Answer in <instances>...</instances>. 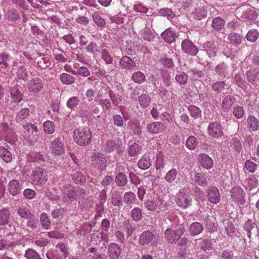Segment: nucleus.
<instances>
[{
    "instance_id": "obj_1",
    "label": "nucleus",
    "mask_w": 259,
    "mask_h": 259,
    "mask_svg": "<svg viewBox=\"0 0 259 259\" xmlns=\"http://www.w3.org/2000/svg\"><path fill=\"white\" fill-rule=\"evenodd\" d=\"M92 133L88 127H78L74 130L73 140L79 145L85 146L91 142Z\"/></svg>"
},
{
    "instance_id": "obj_2",
    "label": "nucleus",
    "mask_w": 259,
    "mask_h": 259,
    "mask_svg": "<svg viewBox=\"0 0 259 259\" xmlns=\"http://www.w3.org/2000/svg\"><path fill=\"white\" fill-rule=\"evenodd\" d=\"M158 236L155 231L146 230L139 235L138 243L141 246H153L157 243Z\"/></svg>"
},
{
    "instance_id": "obj_3",
    "label": "nucleus",
    "mask_w": 259,
    "mask_h": 259,
    "mask_svg": "<svg viewBox=\"0 0 259 259\" xmlns=\"http://www.w3.org/2000/svg\"><path fill=\"white\" fill-rule=\"evenodd\" d=\"M144 206L146 209L151 211L157 210V213H161L167 209V203L162 199H147L144 202Z\"/></svg>"
},
{
    "instance_id": "obj_4",
    "label": "nucleus",
    "mask_w": 259,
    "mask_h": 259,
    "mask_svg": "<svg viewBox=\"0 0 259 259\" xmlns=\"http://www.w3.org/2000/svg\"><path fill=\"white\" fill-rule=\"evenodd\" d=\"M31 179L33 185H43L47 181L45 169L42 167H35L31 174Z\"/></svg>"
},
{
    "instance_id": "obj_5",
    "label": "nucleus",
    "mask_w": 259,
    "mask_h": 259,
    "mask_svg": "<svg viewBox=\"0 0 259 259\" xmlns=\"http://www.w3.org/2000/svg\"><path fill=\"white\" fill-rule=\"evenodd\" d=\"M60 188L61 189L63 194V198L65 201H72L76 199L77 197V193H82L84 190L76 189L75 190L74 187L70 184L65 186L60 185Z\"/></svg>"
},
{
    "instance_id": "obj_6",
    "label": "nucleus",
    "mask_w": 259,
    "mask_h": 259,
    "mask_svg": "<svg viewBox=\"0 0 259 259\" xmlns=\"http://www.w3.org/2000/svg\"><path fill=\"white\" fill-rule=\"evenodd\" d=\"M185 232L184 227H180L177 230L167 229L164 232V237L169 243L177 242Z\"/></svg>"
},
{
    "instance_id": "obj_7",
    "label": "nucleus",
    "mask_w": 259,
    "mask_h": 259,
    "mask_svg": "<svg viewBox=\"0 0 259 259\" xmlns=\"http://www.w3.org/2000/svg\"><path fill=\"white\" fill-rule=\"evenodd\" d=\"M92 164L100 170H102L106 167V159L104 154L101 153H96L92 158Z\"/></svg>"
},
{
    "instance_id": "obj_8",
    "label": "nucleus",
    "mask_w": 259,
    "mask_h": 259,
    "mask_svg": "<svg viewBox=\"0 0 259 259\" xmlns=\"http://www.w3.org/2000/svg\"><path fill=\"white\" fill-rule=\"evenodd\" d=\"M123 148L122 143L119 140H107L105 144V150L108 153H111L116 150L118 154L122 153Z\"/></svg>"
},
{
    "instance_id": "obj_9",
    "label": "nucleus",
    "mask_w": 259,
    "mask_h": 259,
    "mask_svg": "<svg viewBox=\"0 0 259 259\" xmlns=\"http://www.w3.org/2000/svg\"><path fill=\"white\" fill-rule=\"evenodd\" d=\"M50 149L52 153L56 155H60L64 153V145L60 137L55 139L52 142Z\"/></svg>"
},
{
    "instance_id": "obj_10",
    "label": "nucleus",
    "mask_w": 259,
    "mask_h": 259,
    "mask_svg": "<svg viewBox=\"0 0 259 259\" xmlns=\"http://www.w3.org/2000/svg\"><path fill=\"white\" fill-rule=\"evenodd\" d=\"M182 50L186 54L192 56L196 55L198 50L197 48L189 39H184L181 44Z\"/></svg>"
},
{
    "instance_id": "obj_11",
    "label": "nucleus",
    "mask_w": 259,
    "mask_h": 259,
    "mask_svg": "<svg viewBox=\"0 0 259 259\" xmlns=\"http://www.w3.org/2000/svg\"><path fill=\"white\" fill-rule=\"evenodd\" d=\"M191 199L183 191H180L177 195L176 202L178 205L186 208L191 204Z\"/></svg>"
},
{
    "instance_id": "obj_12",
    "label": "nucleus",
    "mask_w": 259,
    "mask_h": 259,
    "mask_svg": "<svg viewBox=\"0 0 259 259\" xmlns=\"http://www.w3.org/2000/svg\"><path fill=\"white\" fill-rule=\"evenodd\" d=\"M231 197L239 204L242 205L245 202L243 190L240 187H234L231 191Z\"/></svg>"
},
{
    "instance_id": "obj_13",
    "label": "nucleus",
    "mask_w": 259,
    "mask_h": 259,
    "mask_svg": "<svg viewBox=\"0 0 259 259\" xmlns=\"http://www.w3.org/2000/svg\"><path fill=\"white\" fill-rule=\"evenodd\" d=\"M207 130L209 135L214 138H219L223 134L221 125L216 122L209 123Z\"/></svg>"
},
{
    "instance_id": "obj_14",
    "label": "nucleus",
    "mask_w": 259,
    "mask_h": 259,
    "mask_svg": "<svg viewBox=\"0 0 259 259\" xmlns=\"http://www.w3.org/2000/svg\"><path fill=\"white\" fill-rule=\"evenodd\" d=\"M27 86L30 92L37 93L42 89L43 83L40 78L35 77L28 81Z\"/></svg>"
},
{
    "instance_id": "obj_15",
    "label": "nucleus",
    "mask_w": 259,
    "mask_h": 259,
    "mask_svg": "<svg viewBox=\"0 0 259 259\" xmlns=\"http://www.w3.org/2000/svg\"><path fill=\"white\" fill-rule=\"evenodd\" d=\"M208 200L213 204H217L220 200V194L219 190L214 187H210L207 191Z\"/></svg>"
},
{
    "instance_id": "obj_16",
    "label": "nucleus",
    "mask_w": 259,
    "mask_h": 259,
    "mask_svg": "<svg viewBox=\"0 0 259 259\" xmlns=\"http://www.w3.org/2000/svg\"><path fill=\"white\" fill-rule=\"evenodd\" d=\"M121 248L117 243H111L108 247V254L111 259H117L121 254Z\"/></svg>"
},
{
    "instance_id": "obj_17",
    "label": "nucleus",
    "mask_w": 259,
    "mask_h": 259,
    "mask_svg": "<svg viewBox=\"0 0 259 259\" xmlns=\"http://www.w3.org/2000/svg\"><path fill=\"white\" fill-rule=\"evenodd\" d=\"M119 65L124 69L133 70L136 66L135 62L130 57L127 56H123L119 61Z\"/></svg>"
},
{
    "instance_id": "obj_18",
    "label": "nucleus",
    "mask_w": 259,
    "mask_h": 259,
    "mask_svg": "<svg viewBox=\"0 0 259 259\" xmlns=\"http://www.w3.org/2000/svg\"><path fill=\"white\" fill-rule=\"evenodd\" d=\"M21 189L20 182L18 180L13 179L8 183V190L10 194L12 196L18 195L20 193Z\"/></svg>"
},
{
    "instance_id": "obj_19",
    "label": "nucleus",
    "mask_w": 259,
    "mask_h": 259,
    "mask_svg": "<svg viewBox=\"0 0 259 259\" xmlns=\"http://www.w3.org/2000/svg\"><path fill=\"white\" fill-rule=\"evenodd\" d=\"M166 128L165 125L160 121H154L148 125V131L152 134H158Z\"/></svg>"
},
{
    "instance_id": "obj_20",
    "label": "nucleus",
    "mask_w": 259,
    "mask_h": 259,
    "mask_svg": "<svg viewBox=\"0 0 259 259\" xmlns=\"http://www.w3.org/2000/svg\"><path fill=\"white\" fill-rule=\"evenodd\" d=\"M17 214L22 218L25 219H31L34 215L29 209V206L26 204H22L17 209Z\"/></svg>"
},
{
    "instance_id": "obj_21",
    "label": "nucleus",
    "mask_w": 259,
    "mask_h": 259,
    "mask_svg": "<svg viewBox=\"0 0 259 259\" xmlns=\"http://www.w3.org/2000/svg\"><path fill=\"white\" fill-rule=\"evenodd\" d=\"M161 36L166 42L169 44L174 42L177 37L176 32L170 28L164 30L161 33Z\"/></svg>"
},
{
    "instance_id": "obj_22",
    "label": "nucleus",
    "mask_w": 259,
    "mask_h": 259,
    "mask_svg": "<svg viewBox=\"0 0 259 259\" xmlns=\"http://www.w3.org/2000/svg\"><path fill=\"white\" fill-rule=\"evenodd\" d=\"M10 98L12 102L19 103L23 98L22 93L19 91L18 86H15L10 89Z\"/></svg>"
},
{
    "instance_id": "obj_23",
    "label": "nucleus",
    "mask_w": 259,
    "mask_h": 259,
    "mask_svg": "<svg viewBox=\"0 0 259 259\" xmlns=\"http://www.w3.org/2000/svg\"><path fill=\"white\" fill-rule=\"evenodd\" d=\"M247 124L250 132H255L259 129V121L252 115H248L247 118Z\"/></svg>"
},
{
    "instance_id": "obj_24",
    "label": "nucleus",
    "mask_w": 259,
    "mask_h": 259,
    "mask_svg": "<svg viewBox=\"0 0 259 259\" xmlns=\"http://www.w3.org/2000/svg\"><path fill=\"white\" fill-rule=\"evenodd\" d=\"M198 159L200 165L205 168L209 169L213 165L212 159L205 154H200Z\"/></svg>"
},
{
    "instance_id": "obj_25",
    "label": "nucleus",
    "mask_w": 259,
    "mask_h": 259,
    "mask_svg": "<svg viewBox=\"0 0 259 259\" xmlns=\"http://www.w3.org/2000/svg\"><path fill=\"white\" fill-rule=\"evenodd\" d=\"M207 15V10L204 6L196 8L192 13L193 17L197 20H200L205 18Z\"/></svg>"
},
{
    "instance_id": "obj_26",
    "label": "nucleus",
    "mask_w": 259,
    "mask_h": 259,
    "mask_svg": "<svg viewBox=\"0 0 259 259\" xmlns=\"http://www.w3.org/2000/svg\"><path fill=\"white\" fill-rule=\"evenodd\" d=\"M235 97L233 96H227L222 101V109L224 112H228L231 108L234 101Z\"/></svg>"
},
{
    "instance_id": "obj_27",
    "label": "nucleus",
    "mask_w": 259,
    "mask_h": 259,
    "mask_svg": "<svg viewBox=\"0 0 259 259\" xmlns=\"http://www.w3.org/2000/svg\"><path fill=\"white\" fill-rule=\"evenodd\" d=\"M204 227L202 224L199 222H194L191 224L189 228V233L192 236H196L200 234L203 230Z\"/></svg>"
},
{
    "instance_id": "obj_28",
    "label": "nucleus",
    "mask_w": 259,
    "mask_h": 259,
    "mask_svg": "<svg viewBox=\"0 0 259 259\" xmlns=\"http://www.w3.org/2000/svg\"><path fill=\"white\" fill-rule=\"evenodd\" d=\"M203 50L206 51L209 57L214 56L217 51V48L214 42L207 41L203 45Z\"/></svg>"
},
{
    "instance_id": "obj_29",
    "label": "nucleus",
    "mask_w": 259,
    "mask_h": 259,
    "mask_svg": "<svg viewBox=\"0 0 259 259\" xmlns=\"http://www.w3.org/2000/svg\"><path fill=\"white\" fill-rule=\"evenodd\" d=\"M151 160L148 155L144 154L138 163V167L143 170H146L151 165Z\"/></svg>"
},
{
    "instance_id": "obj_30",
    "label": "nucleus",
    "mask_w": 259,
    "mask_h": 259,
    "mask_svg": "<svg viewBox=\"0 0 259 259\" xmlns=\"http://www.w3.org/2000/svg\"><path fill=\"white\" fill-rule=\"evenodd\" d=\"M10 212L8 208H3L0 210V225H7L9 221Z\"/></svg>"
},
{
    "instance_id": "obj_31",
    "label": "nucleus",
    "mask_w": 259,
    "mask_h": 259,
    "mask_svg": "<svg viewBox=\"0 0 259 259\" xmlns=\"http://www.w3.org/2000/svg\"><path fill=\"white\" fill-rule=\"evenodd\" d=\"M142 146L136 143H133L128 145V154L132 157L136 156L140 154Z\"/></svg>"
},
{
    "instance_id": "obj_32",
    "label": "nucleus",
    "mask_w": 259,
    "mask_h": 259,
    "mask_svg": "<svg viewBox=\"0 0 259 259\" xmlns=\"http://www.w3.org/2000/svg\"><path fill=\"white\" fill-rule=\"evenodd\" d=\"M56 251L61 259H65L68 256V251L65 245L63 243H59L56 246Z\"/></svg>"
},
{
    "instance_id": "obj_33",
    "label": "nucleus",
    "mask_w": 259,
    "mask_h": 259,
    "mask_svg": "<svg viewBox=\"0 0 259 259\" xmlns=\"http://www.w3.org/2000/svg\"><path fill=\"white\" fill-rule=\"evenodd\" d=\"M243 185L246 189L250 191L257 187V180L254 177L249 176L245 180Z\"/></svg>"
},
{
    "instance_id": "obj_34",
    "label": "nucleus",
    "mask_w": 259,
    "mask_h": 259,
    "mask_svg": "<svg viewBox=\"0 0 259 259\" xmlns=\"http://www.w3.org/2000/svg\"><path fill=\"white\" fill-rule=\"evenodd\" d=\"M177 170L173 168L166 173L164 179L166 182L171 184L175 182L177 179Z\"/></svg>"
},
{
    "instance_id": "obj_35",
    "label": "nucleus",
    "mask_w": 259,
    "mask_h": 259,
    "mask_svg": "<svg viewBox=\"0 0 259 259\" xmlns=\"http://www.w3.org/2000/svg\"><path fill=\"white\" fill-rule=\"evenodd\" d=\"M226 86V84L225 81H219L213 82L211 84V88L212 90L217 94H225V93H224L223 91L225 90Z\"/></svg>"
},
{
    "instance_id": "obj_36",
    "label": "nucleus",
    "mask_w": 259,
    "mask_h": 259,
    "mask_svg": "<svg viewBox=\"0 0 259 259\" xmlns=\"http://www.w3.org/2000/svg\"><path fill=\"white\" fill-rule=\"evenodd\" d=\"M258 71L256 69H249L246 72V78L248 81L252 84L255 85Z\"/></svg>"
},
{
    "instance_id": "obj_37",
    "label": "nucleus",
    "mask_w": 259,
    "mask_h": 259,
    "mask_svg": "<svg viewBox=\"0 0 259 259\" xmlns=\"http://www.w3.org/2000/svg\"><path fill=\"white\" fill-rule=\"evenodd\" d=\"M194 179L195 182L200 186L205 187L207 185L206 177L203 174L200 172L195 174Z\"/></svg>"
},
{
    "instance_id": "obj_38",
    "label": "nucleus",
    "mask_w": 259,
    "mask_h": 259,
    "mask_svg": "<svg viewBox=\"0 0 259 259\" xmlns=\"http://www.w3.org/2000/svg\"><path fill=\"white\" fill-rule=\"evenodd\" d=\"M0 157L7 163L11 162L13 159L11 153L3 146H0Z\"/></svg>"
},
{
    "instance_id": "obj_39",
    "label": "nucleus",
    "mask_w": 259,
    "mask_h": 259,
    "mask_svg": "<svg viewBox=\"0 0 259 259\" xmlns=\"http://www.w3.org/2000/svg\"><path fill=\"white\" fill-rule=\"evenodd\" d=\"M60 79L63 84L70 85L75 82V78L70 74L63 73L60 75Z\"/></svg>"
},
{
    "instance_id": "obj_40",
    "label": "nucleus",
    "mask_w": 259,
    "mask_h": 259,
    "mask_svg": "<svg viewBox=\"0 0 259 259\" xmlns=\"http://www.w3.org/2000/svg\"><path fill=\"white\" fill-rule=\"evenodd\" d=\"M92 19L98 26L101 28L105 27L106 25V21L101 16L99 12H95L93 13Z\"/></svg>"
},
{
    "instance_id": "obj_41",
    "label": "nucleus",
    "mask_w": 259,
    "mask_h": 259,
    "mask_svg": "<svg viewBox=\"0 0 259 259\" xmlns=\"http://www.w3.org/2000/svg\"><path fill=\"white\" fill-rule=\"evenodd\" d=\"M132 79L134 82L141 84L146 80V76L144 73L138 71L133 73Z\"/></svg>"
},
{
    "instance_id": "obj_42",
    "label": "nucleus",
    "mask_w": 259,
    "mask_h": 259,
    "mask_svg": "<svg viewBox=\"0 0 259 259\" xmlns=\"http://www.w3.org/2000/svg\"><path fill=\"white\" fill-rule=\"evenodd\" d=\"M215 71L220 76L225 77L229 72V67L224 63L217 65L215 67Z\"/></svg>"
},
{
    "instance_id": "obj_43",
    "label": "nucleus",
    "mask_w": 259,
    "mask_h": 259,
    "mask_svg": "<svg viewBox=\"0 0 259 259\" xmlns=\"http://www.w3.org/2000/svg\"><path fill=\"white\" fill-rule=\"evenodd\" d=\"M136 196L134 193L130 191L124 193L123 195V201L128 205L136 203Z\"/></svg>"
},
{
    "instance_id": "obj_44",
    "label": "nucleus",
    "mask_w": 259,
    "mask_h": 259,
    "mask_svg": "<svg viewBox=\"0 0 259 259\" xmlns=\"http://www.w3.org/2000/svg\"><path fill=\"white\" fill-rule=\"evenodd\" d=\"M205 225L210 232H213L217 229L214 219L208 215H206L204 219Z\"/></svg>"
},
{
    "instance_id": "obj_45",
    "label": "nucleus",
    "mask_w": 259,
    "mask_h": 259,
    "mask_svg": "<svg viewBox=\"0 0 259 259\" xmlns=\"http://www.w3.org/2000/svg\"><path fill=\"white\" fill-rule=\"evenodd\" d=\"M139 102L141 107H147L151 102V98L149 95L145 93H142L139 97Z\"/></svg>"
},
{
    "instance_id": "obj_46",
    "label": "nucleus",
    "mask_w": 259,
    "mask_h": 259,
    "mask_svg": "<svg viewBox=\"0 0 259 259\" xmlns=\"http://www.w3.org/2000/svg\"><path fill=\"white\" fill-rule=\"evenodd\" d=\"M80 102L79 98L78 97L74 96L68 99L66 103V106L72 110H74Z\"/></svg>"
},
{
    "instance_id": "obj_47",
    "label": "nucleus",
    "mask_w": 259,
    "mask_h": 259,
    "mask_svg": "<svg viewBox=\"0 0 259 259\" xmlns=\"http://www.w3.org/2000/svg\"><path fill=\"white\" fill-rule=\"evenodd\" d=\"M141 36L144 40L148 41H151L154 37V35L150 29L146 26L141 31Z\"/></svg>"
},
{
    "instance_id": "obj_48",
    "label": "nucleus",
    "mask_w": 259,
    "mask_h": 259,
    "mask_svg": "<svg viewBox=\"0 0 259 259\" xmlns=\"http://www.w3.org/2000/svg\"><path fill=\"white\" fill-rule=\"evenodd\" d=\"M115 182L119 187L124 186L127 182L126 175L122 172L118 173L115 177Z\"/></svg>"
},
{
    "instance_id": "obj_49",
    "label": "nucleus",
    "mask_w": 259,
    "mask_h": 259,
    "mask_svg": "<svg viewBox=\"0 0 259 259\" xmlns=\"http://www.w3.org/2000/svg\"><path fill=\"white\" fill-rule=\"evenodd\" d=\"M30 110L28 108H24L20 110L17 114L16 120L17 122H20L25 119L29 115Z\"/></svg>"
},
{
    "instance_id": "obj_50",
    "label": "nucleus",
    "mask_w": 259,
    "mask_h": 259,
    "mask_svg": "<svg viewBox=\"0 0 259 259\" xmlns=\"http://www.w3.org/2000/svg\"><path fill=\"white\" fill-rule=\"evenodd\" d=\"M224 25L225 21L220 17H215L212 20L211 26L215 30H221Z\"/></svg>"
},
{
    "instance_id": "obj_51",
    "label": "nucleus",
    "mask_w": 259,
    "mask_h": 259,
    "mask_svg": "<svg viewBox=\"0 0 259 259\" xmlns=\"http://www.w3.org/2000/svg\"><path fill=\"white\" fill-rule=\"evenodd\" d=\"M123 228L124 231L126 233V237L127 238L130 237L132 235L135 230V227H134L133 224L131 223L129 221L127 220L123 222Z\"/></svg>"
},
{
    "instance_id": "obj_52",
    "label": "nucleus",
    "mask_w": 259,
    "mask_h": 259,
    "mask_svg": "<svg viewBox=\"0 0 259 259\" xmlns=\"http://www.w3.org/2000/svg\"><path fill=\"white\" fill-rule=\"evenodd\" d=\"M86 51L94 56L97 55L99 53L98 46L96 42H90L85 48Z\"/></svg>"
},
{
    "instance_id": "obj_53",
    "label": "nucleus",
    "mask_w": 259,
    "mask_h": 259,
    "mask_svg": "<svg viewBox=\"0 0 259 259\" xmlns=\"http://www.w3.org/2000/svg\"><path fill=\"white\" fill-rule=\"evenodd\" d=\"M197 144V139L194 136H189L186 140V146L188 149L191 150L195 149Z\"/></svg>"
},
{
    "instance_id": "obj_54",
    "label": "nucleus",
    "mask_w": 259,
    "mask_h": 259,
    "mask_svg": "<svg viewBox=\"0 0 259 259\" xmlns=\"http://www.w3.org/2000/svg\"><path fill=\"white\" fill-rule=\"evenodd\" d=\"M132 219L136 222L140 221L142 218V209L139 207L134 208L131 212Z\"/></svg>"
},
{
    "instance_id": "obj_55",
    "label": "nucleus",
    "mask_w": 259,
    "mask_h": 259,
    "mask_svg": "<svg viewBox=\"0 0 259 259\" xmlns=\"http://www.w3.org/2000/svg\"><path fill=\"white\" fill-rule=\"evenodd\" d=\"M40 221L41 226L45 229L48 230L51 226V222L46 213H42L40 216Z\"/></svg>"
},
{
    "instance_id": "obj_56",
    "label": "nucleus",
    "mask_w": 259,
    "mask_h": 259,
    "mask_svg": "<svg viewBox=\"0 0 259 259\" xmlns=\"http://www.w3.org/2000/svg\"><path fill=\"white\" fill-rule=\"evenodd\" d=\"M175 79L180 85H185L187 82L188 75L184 72H180L175 76Z\"/></svg>"
},
{
    "instance_id": "obj_57",
    "label": "nucleus",
    "mask_w": 259,
    "mask_h": 259,
    "mask_svg": "<svg viewBox=\"0 0 259 259\" xmlns=\"http://www.w3.org/2000/svg\"><path fill=\"white\" fill-rule=\"evenodd\" d=\"M44 131L48 134H53L55 130L54 123L50 120L45 121L43 124Z\"/></svg>"
},
{
    "instance_id": "obj_58",
    "label": "nucleus",
    "mask_w": 259,
    "mask_h": 259,
    "mask_svg": "<svg viewBox=\"0 0 259 259\" xmlns=\"http://www.w3.org/2000/svg\"><path fill=\"white\" fill-rule=\"evenodd\" d=\"M6 17L11 21H16L19 18V15L15 9H11L8 11L5 15Z\"/></svg>"
},
{
    "instance_id": "obj_59",
    "label": "nucleus",
    "mask_w": 259,
    "mask_h": 259,
    "mask_svg": "<svg viewBox=\"0 0 259 259\" xmlns=\"http://www.w3.org/2000/svg\"><path fill=\"white\" fill-rule=\"evenodd\" d=\"M228 39L231 43L236 46L239 45L241 42V37L238 33H230L228 36Z\"/></svg>"
},
{
    "instance_id": "obj_60",
    "label": "nucleus",
    "mask_w": 259,
    "mask_h": 259,
    "mask_svg": "<svg viewBox=\"0 0 259 259\" xmlns=\"http://www.w3.org/2000/svg\"><path fill=\"white\" fill-rule=\"evenodd\" d=\"M259 33L256 29L250 30L246 34V37L248 41L254 42L258 37Z\"/></svg>"
},
{
    "instance_id": "obj_61",
    "label": "nucleus",
    "mask_w": 259,
    "mask_h": 259,
    "mask_svg": "<svg viewBox=\"0 0 259 259\" xmlns=\"http://www.w3.org/2000/svg\"><path fill=\"white\" fill-rule=\"evenodd\" d=\"M101 57L106 64H110L112 63L113 59L109 52L107 50L105 49H102Z\"/></svg>"
},
{
    "instance_id": "obj_62",
    "label": "nucleus",
    "mask_w": 259,
    "mask_h": 259,
    "mask_svg": "<svg viewBox=\"0 0 259 259\" xmlns=\"http://www.w3.org/2000/svg\"><path fill=\"white\" fill-rule=\"evenodd\" d=\"M233 114L237 119L242 118L244 114L243 107L239 105L235 106L233 109Z\"/></svg>"
},
{
    "instance_id": "obj_63",
    "label": "nucleus",
    "mask_w": 259,
    "mask_h": 259,
    "mask_svg": "<svg viewBox=\"0 0 259 259\" xmlns=\"http://www.w3.org/2000/svg\"><path fill=\"white\" fill-rule=\"evenodd\" d=\"M188 110L191 116L195 118H198L201 115V110L195 106L190 105Z\"/></svg>"
},
{
    "instance_id": "obj_64",
    "label": "nucleus",
    "mask_w": 259,
    "mask_h": 259,
    "mask_svg": "<svg viewBox=\"0 0 259 259\" xmlns=\"http://www.w3.org/2000/svg\"><path fill=\"white\" fill-rule=\"evenodd\" d=\"M25 256L27 259H41L38 254L31 248H29L25 251Z\"/></svg>"
}]
</instances>
